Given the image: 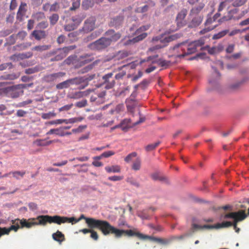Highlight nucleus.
Instances as JSON below:
<instances>
[{"label":"nucleus","mask_w":249,"mask_h":249,"mask_svg":"<svg viewBox=\"0 0 249 249\" xmlns=\"http://www.w3.org/2000/svg\"><path fill=\"white\" fill-rule=\"evenodd\" d=\"M91 229H97L100 230L103 234L107 235L113 234L116 238H120L123 235L132 236V230L118 229L111 225L106 220L96 219L92 220Z\"/></svg>","instance_id":"1"},{"label":"nucleus","mask_w":249,"mask_h":249,"mask_svg":"<svg viewBox=\"0 0 249 249\" xmlns=\"http://www.w3.org/2000/svg\"><path fill=\"white\" fill-rule=\"evenodd\" d=\"M203 44L201 40H196L189 44L182 42L174 46V49L176 50L180 48L183 54H179V55H187L195 53L198 47H200Z\"/></svg>","instance_id":"2"},{"label":"nucleus","mask_w":249,"mask_h":249,"mask_svg":"<svg viewBox=\"0 0 249 249\" xmlns=\"http://www.w3.org/2000/svg\"><path fill=\"white\" fill-rule=\"evenodd\" d=\"M243 16L239 13V9L237 8H231L230 6L227 9V13L219 19V22H223L230 20H238Z\"/></svg>","instance_id":"3"},{"label":"nucleus","mask_w":249,"mask_h":249,"mask_svg":"<svg viewBox=\"0 0 249 249\" xmlns=\"http://www.w3.org/2000/svg\"><path fill=\"white\" fill-rule=\"evenodd\" d=\"M150 27L151 25L150 24L141 26L135 32L134 35L136 36L129 39L127 41V44H134L145 38L147 36V34L144 32L148 30Z\"/></svg>","instance_id":"4"},{"label":"nucleus","mask_w":249,"mask_h":249,"mask_svg":"<svg viewBox=\"0 0 249 249\" xmlns=\"http://www.w3.org/2000/svg\"><path fill=\"white\" fill-rule=\"evenodd\" d=\"M132 236H135L140 239H149L161 245H167L171 242V240H169V239L158 238L144 235L134 230H132Z\"/></svg>","instance_id":"5"},{"label":"nucleus","mask_w":249,"mask_h":249,"mask_svg":"<svg viewBox=\"0 0 249 249\" xmlns=\"http://www.w3.org/2000/svg\"><path fill=\"white\" fill-rule=\"evenodd\" d=\"M110 45L109 40L106 37H102L94 42L90 43L89 45V47L92 50L100 51L106 49Z\"/></svg>","instance_id":"6"},{"label":"nucleus","mask_w":249,"mask_h":249,"mask_svg":"<svg viewBox=\"0 0 249 249\" xmlns=\"http://www.w3.org/2000/svg\"><path fill=\"white\" fill-rule=\"evenodd\" d=\"M100 25L97 22L96 18L95 16H90L88 18L84 21L83 30L85 33H89L94 30Z\"/></svg>","instance_id":"7"},{"label":"nucleus","mask_w":249,"mask_h":249,"mask_svg":"<svg viewBox=\"0 0 249 249\" xmlns=\"http://www.w3.org/2000/svg\"><path fill=\"white\" fill-rule=\"evenodd\" d=\"M26 88L25 84H18L8 87V95L13 98H18L23 93V89Z\"/></svg>","instance_id":"8"},{"label":"nucleus","mask_w":249,"mask_h":249,"mask_svg":"<svg viewBox=\"0 0 249 249\" xmlns=\"http://www.w3.org/2000/svg\"><path fill=\"white\" fill-rule=\"evenodd\" d=\"M35 220L37 222L35 221V225L45 226L47 223L57 224V215L50 216L49 215H41L38 216Z\"/></svg>","instance_id":"9"},{"label":"nucleus","mask_w":249,"mask_h":249,"mask_svg":"<svg viewBox=\"0 0 249 249\" xmlns=\"http://www.w3.org/2000/svg\"><path fill=\"white\" fill-rule=\"evenodd\" d=\"M188 14V10L186 8H182L178 12L176 16L175 21L177 27L179 29L187 24V21L185 18Z\"/></svg>","instance_id":"10"},{"label":"nucleus","mask_w":249,"mask_h":249,"mask_svg":"<svg viewBox=\"0 0 249 249\" xmlns=\"http://www.w3.org/2000/svg\"><path fill=\"white\" fill-rule=\"evenodd\" d=\"M180 36V35L178 34H175L168 36H166L164 38L160 40V42L162 44H158L153 48H151L150 50L151 51H154L155 50H158L164 48L167 45L169 42L179 38Z\"/></svg>","instance_id":"11"},{"label":"nucleus","mask_w":249,"mask_h":249,"mask_svg":"<svg viewBox=\"0 0 249 249\" xmlns=\"http://www.w3.org/2000/svg\"><path fill=\"white\" fill-rule=\"evenodd\" d=\"M65 74L66 73L64 72L52 73L45 75L43 79L44 81L47 83H52L56 81L59 78L63 77Z\"/></svg>","instance_id":"12"},{"label":"nucleus","mask_w":249,"mask_h":249,"mask_svg":"<svg viewBox=\"0 0 249 249\" xmlns=\"http://www.w3.org/2000/svg\"><path fill=\"white\" fill-rule=\"evenodd\" d=\"M106 38L110 41V43L113 42H116L118 40L121 36V35L119 33H116L113 30H108L105 33Z\"/></svg>","instance_id":"13"},{"label":"nucleus","mask_w":249,"mask_h":249,"mask_svg":"<svg viewBox=\"0 0 249 249\" xmlns=\"http://www.w3.org/2000/svg\"><path fill=\"white\" fill-rule=\"evenodd\" d=\"M112 75L113 73L111 72L105 75L103 77L105 88L107 89H111L115 85V82L112 78Z\"/></svg>","instance_id":"14"},{"label":"nucleus","mask_w":249,"mask_h":249,"mask_svg":"<svg viewBox=\"0 0 249 249\" xmlns=\"http://www.w3.org/2000/svg\"><path fill=\"white\" fill-rule=\"evenodd\" d=\"M51 54H55V56L51 59V61L61 60L67 55L66 53L63 48L58 49L55 51L52 52Z\"/></svg>","instance_id":"15"},{"label":"nucleus","mask_w":249,"mask_h":249,"mask_svg":"<svg viewBox=\"0 0 249 249\" xmlns=\"http://www.w3.org/2000/svg\"><path fill=\"white\" fill-rule=\"evenodd\" d=\"M124 17L123 16H117L111 19L109 23V25L110 27L119 28L122 25Z\"/></svg>","instance_id":"16"},{"label":"nucleus","mask_w":249,"mask_h":249,"mask_svg":"<svg viewBox=\"0 0 249 249\" xmlns=\"http://www.w3.org/2000/svg\"><path fill=\"white\" fill-rule=\"evenodd\" d=\"M35 218L29 219L28 220H26L24 218H22L20 220L19 219L20 228H26L29 229L34 226H35L36 223H35Z\"/></svg>","instance_id":"17"},{"label":"nucleus","mask_w":249,"mask_h":249,"mask_svg":"<svg viewBox=\"0 0 249 249\" xmlns=\"http://www.w3.org/2000/svg\"><path fill=\"white\" fill-rule=\"evenodd\" d=\"M235 213L233 217L234 223H238L244 220L247 217V214H246L244 210H240L236 212H234Z\"/></svg>","instance_id":"18"},{"label":"nucleus","mask_w":249,"mask_h":249,"mask_svg":"<svg viewBox=\"0 0 249 249\" xmlns=\"http://www.w3.org/2000/svg\"><path fill=\"white\" fill-rule=\"evenodd\" d=\"M57 224L60 225L62 223H65L66 222L72 223V224H73V222L76 223V221L77 220V219L73 217L69 218L65 216L57 215Z\"/></svg>","instance_id":"19"},{"label":"nucleus","mask_w":249,"mask_h":249,"mask_svg":"<svg viewBox=\"0 0 249 249\" xmlns=\"http://www.w3.org/2000/svg\"><path fill=\"white\" fill-rule=\"evenodd\" d=\"M205 4L203 3H200L197 6H195L191 9L190 12V16H200L199 14L204 8Z\"/></svg>","instance_id":"20"},{"label":"nucleus","mask_w":249,"mask_h":249,"mask_svg":"<svg viewBox=\"0 0 249 249\" xmlns=\"http://www.w3.org/2000/svg\"><path fill=\"white\" fill-rule=\"evenodd\" d=\"M32 35L37 40H40L41 39L45 38L47 36L46 32L43 30H34Z\"/></svg>","instance_id":"21"},{"label":"nucleus","mask_w":249,"mask_h":249,"mask_svg":"<svg viewBox=\"0 0 249 249\" xmlns=\"http://www.w3.org/2000/svg\"><path fill=\"white\" fill-rule=\"evenodd\" d=\"M158 57V55H155L153 56H149L147 60L150 61L152 60V63H156L158 64L159 65H160L161 67L166 66H168L169 64V62L165 60H163L161 59H159L157 60H154V59Z\"/></svg>","instance_id":"22"},{"label":"nucleus","mask_w":249,"mask_h":249,"mask_svg":"<svg viewBox=\"0 0 249 249\" xmlns=\"http://www.w3.org/2000/svg\"><path fill=\"white\" fill-rule=\"evenodd\" d=\"M129 55V53L125 50H122L118 52L113 56L115 60H120L123 59Z\"/></svg>","instance_id":"23"},{"label":"nucleus","mask_w":249,"mask_h":249,"mask_svg":"<svg viewBox=\"0 0 249 249\" xmlns=\"http://www.w3.org/2000/svg\"><path fill=\"white\" fill-rule=\"evenodd\" d=\"M194 18L191 22L190 27H194L199 25L202 21L203 17L202 16H194Z\"/></svg>","instance_id":"24"},{"label":"nucleus","mask_w":249,"mask_h":249,"mask_svg":"<svg viewBox=\"0 0 249 249\" xmlns=\"http://www.w3.org/2000/svg\"><path fill=\"white\" fill-rule=\"evenodd\" d=\"M8 82H0V96L8 95V87L7 85Z\"/></svg>","instance_id":"25"},{"label":"nucleus","mask_w":249,"mask_h":249,"mask_svg":"<svg viewBox=\"0 0 249 249\" xmlns=\"http://www.w3.org/2000/svg\"><path fill=\"white\" fill-rule=\"evenodd\" d=\"M131 120L130 119H124L121 122L122 130L124 131H127L129 128L133 127V124L131 125Z\"/></svg>","instance_id":"26"},{"label":"nucleus","mask_w":249,"mask_h":249,"mask_svg":"<svg viewBox=\"0 0 249 249\" xmlns=\"http://www.w3.org/2000/svg\"><path fill=\"white\" fill-rule=\"evenodd\" d=\"M27 6V4L26 3L21 2L18 11L17 12V18H21L25 14L26 12V7Z\"/></svg>","instance_id":"27"},{"label":"nucleus","mask_w":249,"mask_h":249,"mask_svg":"<svg viewBox=\"0 0 249 249\" xmlns=\"http://www.w3.org/2000/svg\"><path fill=\"white\" fill-rule=\"evenodd\" d=\"M52 237L53 240L59 243H61L62 241L65 240L64 235L59 231H57L55 233H53Z\"/></svg>","instance_id":"28"},{"label":"nucleus","mask_w":249,"mask_h":249,"mask_svg":"<svg viewBox=\"0 0 249 249\" xmlns=\"http://www.w3.org/2000/svg\"><path fill=\"white\" fill-rule=\"evenodd\" d=\"M105 170L108 173H120L121 172V167L119 165H115L105 167Z\"/></svg>","instance_id":"29"},{"label":"nucleus","mask_w":249,"mask_h":249,"mask_svg":"<svg viewBox=\"0 0 249 249\" xmlns=\"http://www.w3.org/2000/svg\"><path fill=\"white\" fill-rule=\"evenodd\" d=\"M12 222L13 225L8 228L9 232H10L11 231H14L16 232L19 228H21L19 219L13 220Z\"/></svg>","instance_id":"30"},{"label":"nucleus","mask_w":249,"mask_h":249,"mask_svg":"<svg viewBox=\"0 0 249 249\" xmlns=\"http://www.w3.org/2000/svg\"><path fill=\"white\" fill-rule=\"evenodd\" d=\"M53 134L61 137L64 136L63 128L61 127L57 128L51 129L46 133L47 135H51Z\"/></svg>","instance_id":"31"},{"label":"nucleus","mask_w":249,"mask_h":249,"mask_svg":"<svg viewBox=\"0 0 249 249\" xmlns=\"http://www.w3.org/2000/svg\"><path fill=\"white\" fill-rule=\"evenodd\" d=\"M19 77V75L15 73L6 74L0 76V80H14L17 79Z\"/></svg>","instance_id":"32"},{"label":"nucleus","mask_w":249,"mask_h":249,"mask_svg":"<svg viewBox=\"0 0 249 249\" xmlns=\"http://www.w3.org/2000/svg\"><path fill=\"white\" fill-rule=\"evenodd\" d=\"M50 47L51 46L48 45H38L33 47L32 50L38 52H42L48 50Z\"/></svg>","instance_id":"33"},{"label":"nucleus","mask_w":249,"mask_h":249,"mask_svg":"<svg viewBox=\"0 0 249 249\" xmlns=\"http://www.w3.org/2000/svg\"><path fill=\"white\" fill-rule=\"evenodd\" d=\"M82 219H85V222H86V224H87L88 227L89 228L91 229V227L92 226L91 223H92V220H94L95 218H90V217H86L83 214H82L80 215V216L79 217V218L78 219H77L76 222H78L79 221H80Z\"/></svg>","instance_id":"34"},{"label":"nucleus","mask_w":249,"mask_h":249,"mask_svg":"<svg viewBox=\"0 0 249 249\" xmlns=\"http://www.w3.org/2000/svg\"><path fill=\"white\" fill-rule=\"evenodd\" d=\"M71 85H79L85 81V78L84 77H75L71 79H69Z\"/></svg>","instance_id":"35"},{"label":"nucleus","mask_w":249,"mask_h":249,"mask_svg":"<svg viewBox=\"0 0 249 249\" xmlns=\"http://www.w3.org/2000/svg\"><path fill=\"white\" fill-rule=\"evenodd\" d=\"M227 1L229 2H232V6L237 8L244 5L247 2V0H227Z\"/></svg>","instance_id":"36"},{"label":"nucleus","mask_w":249,"mask_h":249,"mask_svg":"<svg viewBox=\"0 0 249 249\" xmlns=\"http://www.w3.org/2000/svg\"><path fill=\"white\" fill-rule=\"evenodd\" d=\"M70 83L69 79H68L57 84L56 85V88L57 89H63L68 88L71 86Z\"/></svg>","instance_id":"37"},{"label":"nucleus","mask_w":249,"mask_h":249,"mask_svg":"<svg viewBox=\"0 0 249 249\" xmlns=\"http://www.w3.org/2000/svg\"><path fill=\"white\" fill-rule=\"evenodd\" d=\"M134 101L132 99H126V107L128 111L133 113L135 108V105L134 103Z\"/></svg>","instance_id":"38"},{"label":"nucleus","mask_w":249,"mask_h":249,"mask_svg":"<svg viewBox=\"0 0 249 249\" xmlns=\"http://www.w3.org/2000/svg\"><path fill=\"white\" fill-rule=\"evenodd\" d=\"M127 66V65H124L122 67L118 68V69L120 71L115 75V77L116 80L122 79L126 75V71L124 70H122V69L123 68L126 67Z\"/></svg>","instance_id":"39"},{"label":"nucleus","mask_w":249,"mask_h":249,"mask_svg":"<svg viewBox=\"0 0 249 249\" xmlns=\"http://www.w3.org/2000/svg\"><path fill=\"white\" fill-rule=\"evenodd\" d=\"M141 160L140 158H137L133 162L132 165V169L135 171H138L141 169Z\"/></svg>","instance_id":"40"},{"label":"nucleus","mask_w":249,"mask_h":249,"mask_svg":"<svg viewBox=\"0 0 249 249\" xmlns=\"http://www.w3.org/2000/svg\"><path fill=\"white\" fill-rule=\"evenodd\" d=\"M17 36L16 35H12L6 39V42L4 44V46L7 45H12L16 43Z\"/></svg>","instance_id":"41"},{"label":"nucleus","mask_w":249,"mask_h":249,"mask_svg":"<svg viewBox=\"0 0 249 249\" xmlns=\"http://www.w3.org/2000/svg\"><path fill=\"white\" fill-rule=\"evenodd\" d=\"M229 33V30H225L223 31H222L221 32H218V33L214 34L212 38L213 39H220L225 36H226L228 33Z\"/></svg>","instance_id":"42"},{"label":"nucleus","mask_w":249,"mask_h":249,"mask_svg":"<svg viewBox=\"0 0 249 249\" xmlns=\"http://www.w3.org/2000/svg\"><path fill=\"white\" fill-rule=\"evenodd\" d=\"M233 222L230 221H225L215 225V228H228L232 225Z\"/></svg>","instance_id":"43"},{"label":"nucleus","mask_w":249,"mask_h":249,"mask_svg":"<svg viewBox=\"0 0 249 249\" xmlns=\"http://www.w3.org/2000/svg\"><path fill=\"white\" fill-rule=\"evenodd\" d=\"M93 6V3L91 0H84L82 1V6L85 10H88Z\"/></svg>","instance_id":"44"},{"label":"nucleus","mask_w":249,"mask_h":249,"mask_svg":"<svg viewBox=\"0 0 249 249\" xmlns=\"http://www.w3.org/2000/svg\"><path fill=\"white\" fill-rule=\"evenodd\" d=\"M33 53L31 52H28L23 53H19L18 56L19 57L20 60H23L26 58H29L33 56Z\"/></svg>","instance_id":"45"},{"label":"nucleus","mask_w":249,"mask_h":249,"mask_svg":"<svg viewBox=\"0 0 249 249\" xmlns=\"http://www.w3.org/2000/svg\"><path fill=\"white\" fill-rule=\"evenodd\" d=\"M59 19V16L57 14H53L50 17L49 19L50 24L52 25H54L56 23Z\"/></svg>","instance_id":"46"},{"label":"nucleus","mask_w":249,"mask_h":249,"mask_svg":"<svg viewBox=\"0 0 249 249\" xmlns=\"http://www.w3.org/2000/svg\"><path fill=\"white\" fill-rule=\"evenodd\" d=\"M33 144L37 146H47L46 139H37L34 141Z\"/></svg>","instance_id":"47"},{"label":"nucleus","mask_w":249,"mask_h":249,"mask_svg":"<svg viewBox=\"0 0 249 249\" xmlns=\"http://www.w3.org/2000/svg\"><path fill=\"white\" fill-rule=\"evenodd\" d=\"M160 142L158 141L155 143L148 144L145 147V150L147 151H151L155 149L160 144Z\"/></svg>","instance_id":"48"},{"label":"nucleus","mask_w":249,"mask_h":249,"mask_svg":"<svg viewBox=\"0 0 249 249\" xmlns=\"http://www.w3.org/2000/svg\"><path fill=\"white\" fill-rule=\"evenodd\" d=\"M25 171H14L12 172V175L14 178H16L17 179H18L19 177L22 178L24 175L25 174Z\"/></svg>","instance_id":"49"},{"label":"nucleus","mask_w":249,"mask_h":249,"mask_svg":"<svg viewBox=\"0 0 249 249\" xmlns=\"http://www.w3.org/2000/svg\"><path fill=\"white\" fill-rule=\"evenodd\" d=\"M77 28L76 24L74 23H69L64 26V29L67 31H71Z\"/></svg>","instance_id":"50"},{"label":"nucleus","mask_w":249,"mask_h":249,"mask_svg":"<svg viewBox=\"0 0 249 249\" xmlns=\"http://www.w3.org/2000/svg\"><path fill=\"white\" fill-rule=\"evenodd\" d=\"M56 116V113L53 112H49L48 113H43L41 117L44 119H49L51 118Z\"/></svg>","instance_id":"51"},{"label":"nucleus","mask_w":249,"mask_h":249,"mask_svg":"<svg viewBox=\"0 0 249 249\" xmlns=\"http://www.w3.org/2000/svg\"><path fill=\"white\" fill-rule=\"evenodd\" d=\"M151 177L154 180H164L166 179V178L165 177L160 176L159 174L157 173L152 174L151 175Z\"/></svg>","instance_id":"52"},{"label":"nucleus","mask_w":249,"mask_h":249,"mask_svg":"<svg viewBox=\"0 0 249 249\" xmlns=\"http://www.w3.org/2000/svg\"><path fill=\"white\" fill-rule=\"evenodd\" d=\"M8 67L11 69L13 67V65L11 63H6L0 65V71L6 70Z\"/></svg>","instance_id":"53"},{"label":"nucleus","mask_w":249,"mask_h":249,"mask_svg":"<svg viewBox=\"0 0 249 249\" xmlns=\"http://www.w3.org/2000/svg\"><path fill=\"white\" fill-rule=\"evenodd\" d=\"M137 156V153L136 152H132L128 154L124 159V160L126 162L130 161L133 158Z\"/></svg>","instance_id":"54"},{"label":"nucleus","mask_w":249,"mask_h":249,"mask_svg":"<svg viewBox=\"0 0 249 249\" xmlns=\"http://www.w3.org/2000/svg\"><path fill=\"white\" fill-rule=\"evenodd\" d=\"M214 27H215V26H213V27L205 26V27L204 29H203L202 30L200 31L199 34L200 35H204V34L210 32V31L213 30L214 28Z\"/></svg>","instance_id":"55"},{"label":"nucleus","mask_w":249,"mask_h":249,"mask_svg":"<svg viewBox=\"0 0 249 249\" xmlns=\"http://www.w3.org/2000/svg\"><path fill=\"white\" fill-rule=\"evenodd\" d=\"M171 50L173 51V54L176 55L177 57H180L181 56H184L185 55H179L178 54H183V52L181 51L180 48H179L178 49H177L176 50L174 49V47L171 49Z\"/></svg>","instance_id":"56"},{"label":"nucleus","mask_w":249,"mask_h":249,"mask_svg":"<svg viewBox=\"0 0 249 249\" xmlns=\"http://www.w3.org/2000/svg\"><path fill=\"white\" fill-rule=\"evenodd\" d=\"M80 5V0H76L73 2L72 6L70 8L71 10H75L79 7Z\"/></svg>","instance_id":"57"},{"label":"nucleus","mask_w":249,"mask_h":249,"mask_svg":"<svg viewBox=\"0 0 249 249\" xmlns=\"http://www.w3.org/2000/svg\"><path fill=\"white\" fill-rule=\"evenodd\" d=\"M124 178L123 176H113L109 177L108 179L111 181H116L121 180Z\"/></svg>","instance_id":"58"},{"label":"nucleus","mask_w":249,"mask_h":249,"mask_svg":"<svg viewBox=\"0 0 249 249\" xmlns=\"http://www.w3.org/2000/svg\"><path fill=\"white\" fill-rule=\"evenodd\" d=\"M84 119L82 117H75L69 119L70 124H73L76 122H81Z\"/></svg>","instance_id":"59"},{"label":"nucleus","mask_w":249,"mask_h":249,"mask_svg":"<svg viewBox=\"0 0 249 249\" xmlns=\"http://www.w3.org/2000/svg\"><path fill=\"white\" fill-rule=\"evenodd\" d=\"M93 66L94 65L93 64H90L88 66L85 67L84 68L81 70V72L82 73H84L88 72L89 71L93 69Z\"/></svg>","instance_id":"60"},{"label":"nucleus","mask_w":249,"mask_h":249,"mask_svg":"<svg viewBox=\"0 0 249 249\" xmlns=\"http://www.w3.org/2000/svg\"><path fill=\"white\" fill-rule=\"evenodd\" d=\"M87 128L86 125H80L79 127L75 129H72V133H79L81 132L82 130Z\"/></svg>","instance_id":"61"},{"label":"nucleus","mask_w":249,"mask_h":249,"mask_svg":"<svg viewBox=\"0 0 249 249\" xmlns=\"http://www.w3.org/2000/svg\"><path fill=\"white\" fill-rule=\"evenodd\" d=\"M84 95V92L81 91H78L74 93L72 96L71 97V98L73 99H78L82 97H83Z\"/></svg>","instance_id":"62"},{"label":"nucleus","mask_w":249,"mask_h":249,"mask_svg":"<svg viewBox=\"0 0 249 249\" xmlns=\"http://www.w3.org/2000/svg\"><path fill=\"white\" fill-rule=\"evenodd\" d=\"M59 9V5L58 3L55 2L50 6V11H57Z\"/></svg>","instance_id":"63"},{"label":"nucleus","mask_w":249,"mask_h":249,"mask_svg":"<svg viewBox=\"0 0 249 249\" xmlns=\"http://www.w3.org/2000/svg\"><path fill=\"white\" fill-rule=\"evenodd\" d=\"M90 237L93 239V240L97 241L99 238V236L97 233V232L94 231L93 229H91V231L90 232Z\"/></svg>","instance_id":"64"}]
</instances>
